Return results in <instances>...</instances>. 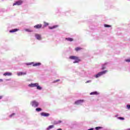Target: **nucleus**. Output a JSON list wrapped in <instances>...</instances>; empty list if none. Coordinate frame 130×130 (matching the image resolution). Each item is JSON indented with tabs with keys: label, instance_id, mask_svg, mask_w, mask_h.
<instances>
[{
	"label": "nucleus",
	"instance_id": "1",
	"mask_svg": "<svg viewBox=\"0 0 130 130\" xmlns=\"http://www.w3.org/2000/svg\"><path fill=\"white\" fill-rule=\"evenodd\" d=\"M106 73H108V71L105 70L101 72H99L97 75H95V78H99V77H101L103 75H105Z\"/></svg>",
	"mask_w": 130,
	"mask_h": 130
},
{
	"label": "nucleus",
	"instance_id": "2",
	"mask_svg": "<svg viewBox=\"0 0 130 130\" xmlns=\"http://www.w3.org/2000/svg\"><path fill=\"white\" fill-rule=\"evenodd\" d=\"M30 104L32 107H38L39 105V103L37 102L36 101H33L30 102Z\"/></svg>",
	"mask_w": 130,
	"mask_h": 130
},
{
	"label": "nucleus",
	"instance_id": "3",
	"mask_svg": "<svg viewBox=\"0 0 130 130\" xmlns=\"http://www.w3.org/2000/svg\"><path fill=\"white\" fill-rule=\"evenodd\" d=\"M22 4H23V1H22V0H20L14 3L13 6H21Z\"/></svg>",
	"mask_w": 130,
	"mask_h": 130
},
{
	"label": "nucleus",
	"instance_id": "4",
	"mask_svg": "<svg viewBox=\"0 0 130 130\" xmlns=\"http://www.w3.org/2000/svg\"><path fill=\"white\" fill-rule=\"evenodd\" d=\"M34 27L35 28V29H41V28H42V24H37L35 25Z\"/></svg>",
	"mask_w": 130,
	"mask_h": 130
},
{
	"label": "nucleus",
	"instance_id": "5",
	"mask_svg": "<svg viewBox=\"0 0 130 130\" xmlns=\"http://www.w3.org/2000/svg\"><path fill=\"white\" fill-rule=\"evenodd\" d=\"M83 102H84V100H78L77 101L75 102V104H76V105H79L81 103H83Z\"/></svg>",
	"mask_w": 130,
	"mask_h": 130
},
{
	"label": "nucleus",
	"instance_id": "6",
	"mask_svg": "<svg viewBox=\"0 0 130 130\" xmlns=\"http://www.w3.org/2000/svg\"><path fill=\"white\" fill-rule=\"evenodd\" d=\"M41 115L42 116H45L46 117H47L49 116L50 114L48 113L42 112V113H41Z\"/></svg>",
	"mask_w": 130,
	"mask_h": 130
},
{
	"label": "nucleus",
	"instance_id": "7",
	"mask_svg": "<svg viewBox=\"0 0 130 130\" xmlns=\"http://www.w3.org/2000/svg\"><path fill=\"white\" fill-rule=\"evenodd\" d=\"M38 83H31L28 85V87H30L31 88H33L34 87H37L38 86Z\"/></svg>",
	"mask_w": 130,
	"mask_h": 130
},
{
	"label": "nucleus",
	"instance_id": "8",
	"mask_svg": "<svg viewBox=\"0 0 130 130\" xmlns=\"http://www.w3.org/2000/svg\"><path fill=\"white\" fill-rule=\"evenodd\" d=\"M74 60L75 61L73 62V63H77L78 62H79V61H81V59H80L79 57H77Z\"/></svg>",
	"mask_w": 130,
	"mask_h": 130
},
{
	"label": "nucleus",
	"instance_id": "9",
	"mask_svg": "<svg viewBox=\"0 0 130 130\" xmlns=\"http://www.w3.org/2000/svg\"><path fill=\"white\" fill-rule=\"evenodd\" d=\"M18 31H19V29H18V28H14V29H13L12 30H10V33H14V32H17Z\"/></svg>",
	"mask_w": 130,
	"mask_h": 130
},
{
	"label": "nucleus",
	"instance_id": "10",
	"mask_svg": "<svg viewBox=\"0 0 130 130\" xmlns=\"http://www.w3.org/2000/svg\"><path fill=\"white\" fill-rule=\"evenodd\" d=\"M4 76H5V77L7 76H12V73L11 72H6L5 73H4L3 74Z\"/></svg>",
	"mask_w": 130,
	"mask_h": 130
},
{
	"label": "nucleus",
	"instance_id": "11",
	"mask_svg": "<svg viewBox=\"0 0 130 130\" xmlns=\"http://www.w3.org/2000/svg\"><path fill=\"white\" fill-rule=\"evenodd\" d=\"M36 38L38 40H41V36L38 34H36Z\"/></svg>",
	"mask_w": 130,
	"mask_h": 130
},
{
	"label": "nucleus",
	"instance_id": "12",
	"mask_svg": "<svg viewBox=\"0 0 130 130\" xmlns=\"http://www.w3.org/2000/svg\"><path fill=\"white\" fill-rule=\"evenodd\" d=\"M66 40H67V41H70V42H72V41H74V39L72 38H66Z\"/></svg>",
	"mask_w": 130,
	"mask_h": 130
},
{
	"label": "nucleus",
	"instance_id": "13",
	"mask_svg": "<svg viewBox=\"0 0 130 130\" xmlns=\"http://www.w3.org/2000/svg\"><path fill=\"white\" fill-rule=\"evenodd\" d=\"M77 57H77V56H70L69 57V58H70V59H74V60H75V59H76Z\"/></svg>",
	"mask_w": 130,
	"mask_h": 130
},
{
	"label": "nucleus",
	"instance_id": "14",
	"mask_svg": "<svg viewBox=\"0 0 130 130\" xmlns=\"http://www.w3.org/2000/svg\"><path fill=\"white\" fill-rule=\"evenodd\" d=\"M18 76H24L26 75L25 72H19V73L17 74Z\"/></svg>",
	"mask_w": 130,
	"mask_h": 130
},
{
	"label": "nucleus",
	"instance_id": "15",
	"mask_svg": "<svg viewBox=\"0 0 130 130\" xmlns=\"http://www.w3.org/2000/svg\"><path fill=\"white\" fill-rule=\"evenodd\" d=\"M58 27V25H54L53 26H49V29H50L51 30H52V29H55V28H57Z\"/></svg>",
	"mask_w": 130,
	"mask_h": 130
},
{
	"label": "nucleus",
	"instance_id": "16",
	"mask_svg": "<svg viewBox=\"0 0 130 130\" xmlns=\"http://www.w3.org/2000/svg\"><path fill=\"white\" fill-rule=\"evenodd\" d=\"M82 49H83V48L81 47H76L75 48V50H76V51H80V50H82Z\"/></svg>",
	"mask_w": 130,
	"mask_h": 130
},
{
	"label": "nucleus",
	"instance_id": "17",
	"mask_svg": "<svg viewBox=\"0 0 130 130\" xmlns=\"http://www.w3.org/2000/svg\"><path fill=\"white\" fill-rule=\"evenodd\" d=\"M41 64V63L40 62H38V63H35L34 64H33V67H38Z\"/></svg>",
	"mask_w": 130,
	"mask_h": 130
},
{
	"label": "nucleus",
	"instance_id": "18",
	"mask_svg": "<svg viewBox=\"0 0 130 130\" xmlns=\"http://www.w3.org/2000/svg\"><path fill=\"white\" fill-rule=\"evenodd\" d=\"M54 127V125H51L48 126V127L47 128V130L51 129V128H53Z\"/></svg>",
	"mask_w": 130,
	"mask_h": 130
},
{
	"label": "nucleus",
	"instance_id": "19",
	"mask_svg": "<svg viewBox=\"0 0 130 130\" xmlns=\"http://www.w3.org/2000/svg\"><path fill=\"white\" fill-rule=\"evenodd\" d=\"M90 95H98V92L97 91H94L90 93Z\"/></svg>",
	"mask_w": 130,
	"mask_h": 130
},
{
	"label": "nucleus",
	"instance_id": "20",
	"mask_svg": "<svg viewBox=\"0 0 130 130\" xmlns=\"http://www.w3.org/2000/svg\"><path fill=\"white\" fill-rule=\"evenodd\" d=\"M60 122H61V121H54L53 122V124H58V123H60Z\"/></svg>",
	"mask_w": 130,
	"mask_h": 130
},
{
	"label": "nucleus",
	"instance_id": "21",
	"mask_svg": "<svg viewBox=\"0 0 130 130\" xmlns=\"http://www.w3.org/2000/svg\"><path fill=\"white\" fill-rule=\"evenodd\" d=\"M36 87H37V89L38 90H41V89H42V87H41V86H39V84L38 83V85Z\"/></svg>",
	"mask_w": 130,
	"mask_h": 130
},
{
	"label": "nucleus",
	"instance_id": "22",
	"mask_svg": "<svg viewBox=\"0 0 130 130\" xmlns=\"http://www.w3.org/2000/svg\"><path fill=\"white\" fill-rule=\"evenodd\" d=\"M36 111H37V112H39L40 111H42V109L40 108H36Z\"/></svg>",
	"mask_w": 130,
	"mask_h": 130
},
{
	"label": "nucleus",
	"instance_id": "23",
	"mask_svg": "<svg viewBox=\"0 0 130 130\" xmlns=\"http://www.w3.org/2000/svg\"><path fill=\"white\" fill-rule=\"evenodd\" d=\"M44 27H47V26H48L49 24L46 22H44Z\"/></svg>",
	"mask_w": 130,
	"mask_h": 130
},
{
	"label": "nucleus",
	"instance_id": "24",
	"mask_svg": "<svg viewBox=\"0 0 130 130\" xmlns=\"http://www.w3.org/2000/svg\"><path fill=\"white\" fill-rule=\"evenodd\" d=\"M104 27L106 28H109L110 27H111V26L108 24H104Z\"/></svg>",
	"mask_w": 130,
	"mask_h": 130
},
{
	"label": "nucleus",
	"instance_id": "25",
	"mask_svg": "<svg viewBox=\"0 0 130 130\" xmlns=\"http://www.w3.org/2000/svg\"><path fill=\"white\" fill-rule=\"evenodd\" d=\"M125 61H126V62H130V58L125 59Z\"/></svg>",
	"mask_w": 130,
	"mask_h": 130
},
{
	"label": "nucleus",
	"instance_id": "26",
	"mask_svg": "<svg viewBox=\"0 0 130 130\" xmlns=\"http://www.w3.org/2000/svg\"><path fill=\"white\" fill-rule=\"evenodd\" d=\"M15 115H16V114L13 113V114H12L11 115H10L9 116V117H12V116H15Z\"/></svg>",
	"mask_w": 130,
	"mask_h": 130
},
{
	"label": "nucleus",
	"instance_id": "27",
	"mask_svg": "<svg viewBox=\"0 0 130 130\" xmlns=\"http://www.w3.org/2000/svg\"><path fill=\"white\" fill-rule=\"evenodd\" d=\"M105 69H106V67L105 66H104V65H103L102 66V70H105Z\"/></svg>",
	"mask_w": 130,
	"mask_h": 130
},
{
	"label": "nucleus",
	"instance_id": "28",
	"mask_svg": "<svg viewBox=\"0 0 130 130\" xmlns=\"http://www.w3.org/2000/svg\"><path fill=\"white\" fill-rule=\"evenodd\" d=\"M57 82H59V79H57V80H56L55 81H54L53 82V83H57Z\"/></svg>",
	"mask_w": 130,
	"mask_h": 130
},
{
	"label": "nucleus",
	"instance_id": "29",
	"mask_svg": "<svg viewBox=\"0 0 130 130\" xmlns=\"http://www.w3.org/2000/svg\"><path fill=\"white\" fill-rule=\"evenodd\" d=\"M57 82H59V79H57V80H56L55 81H54L53 82V83H57Z\"/></svg>",
	"mask_w": 130,
	"mask_h": 130
},
{
	"label": "nucleus",
	"instance_id": "30",
	"mask_svg": "<svg viewBox=\"0 0 130 130\" xmlns=\"http://www.w3.org/2000/svg\"><path fill=\"white\" fill-rule=\"evenodd\" d=\"M31 64H33V62L27 63V66H31Z\"/></svg>",
	"mask_w": 130,
	"mask_h": 130
},
{
	"label": "nucleus",
	"instance_id": "31",
	"mask_svg": "<svg viewBox=\"0 0 130 130\" xmlns=\"http://www.w3.org/2000/svg\"><path fill=\"white\" fill-rule=\"evenodd\" d=\"M126 107H127V109H130V105H127Z\"/></svg>",
	"mask_w": 130,
	"mask_h": 130
},
{
	"label": "nucleus",
	"instance_id": "32",
	"mask_svg": "<svg viewBox=\"0 0 130 130\" xmlns=\"http://www.w3.org/2000/svg\"><path fill=\"white\" fill-rule=\"evenodd\" d=\"M119 119H121L122 120H123V119H124V118L120 117H119Z\"/></svg>",
	"mask_w": 130,
	"mask_h": 130
},
{
	"label": "nucleus",
	"instance_id": "33",
	"mask_svg": "<svg viewBox=\"0 0 130 130\" xmlns=\"http://www.w3.org/2000/svg\"><path fill=\"white\" fill-rule=\"evenodd\" d=\"M26 31H27L28 32H32V30L29 29H26Z\"/></svg>",
	"mask_w": 130,
	"mask_h": 130
},
{
	"label": "nucleus",
	"instance_id": "34",
	"mask_svg": "<svg viewBox=\"0 0 130 130\" xmlns=\"http://www.w3.org/2000/svg\"><path fill=\"white\" fill-rule=\"evenodd\" d=\"M99 128H101V127H95V129H99Z\"/></svg>",
	"mask_w": 130,
	"mask_h": 130
},
{
	"label": "nucleus",
	"instance_id": "35",
	"mask_svg": "<svg viewBox=\"0 0 130 130\" xmlns=\"http://www.w3.org/2000/svg\"><path fill=\"white\" fill-rule=\"evenodd\" d=\"M91 82V80L87 81L86 83H90Z\"/></svg>",
	"mask_w": 130,
	"mask_h": 130
},
{
	"label": "nucleus",
	"instance_id": "36",
	"mask_svg": "<svg viewBox=\"0 0 130 130\" xmlns=\"http://www.w3.org/2000/svg\"><path fill=\"white\" fill-rule=\"evenodd\" d=\"M3 79H0V82H3Z\"/></svg>",
	"mask_w": 130,
	"mask_h": 130
},
{
	"label": "nucleus",
	"instance_id": "37",
	"mask_svg": "<svg viewBox=\"0 0 130 130\" xmlns=\"http://www.w3.org/2000/svg\"><path fill=\"white\" fill-rule=\"evenodd\" d=\"M3 98V96H0V99H2Z\"/></svg>",
	"mask_w": 130,
	"mask_h": 130
},
{
	"label": "nucleus",
	"instance_id": "38",
	"mask_svg": "<svg viewBox=\"0 0 130 130\" xmlns=\"http://www.w3.org/2000/svg\"><path fill=\"white\" fill-rule=\"evenodd\" d=\"M128 130H130V129H128Z\"/></svg>",
	"mask_w": 130,
	"mask_h": 130
}]
</instances>
